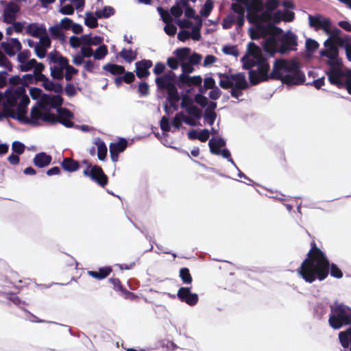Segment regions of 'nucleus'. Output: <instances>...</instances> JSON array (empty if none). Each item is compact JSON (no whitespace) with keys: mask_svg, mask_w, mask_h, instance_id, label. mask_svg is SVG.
Returning <instances> with one entry per match:
<instances>
[{"mask_svg":"<svg viewBox=\"0 0 351 351\" xmlns=\"http://www.w3.org/2000/svg\"><path fill=\"white\" fill-rule=\"evenodd\" d=\"M83 174L89 177L101 187H105L108 183V177L105 174L102 168L98 165H93L91 169H85Z\"/></svg>","mask_w":351,"mask_h":351,"instance_id":"nucleus-9","label":"nucleus"},{"mask_svg":"<svg viewBox=\"0 0 351 351\" xmlns=\"http://www.w3.org/2000/svg\"><path fill=\"white\" fill-rule=\"evenodd\" d=\"M119 56L126 62L130 63L136 58L137 53L131 49L127 50L123 48L120 52Z\"/></svg>","mask_w":351,"mask_h":351,"instance_id":"nucleus-37","label":"nucleus"},{"mask_svg":"<svg viewBox=\"0 0 351 351\" xmlns=\"http://www.w3.org/2000/svg\"><path fill=\"white\" fill-rule=\"evenodd\" d=\"M184 114L182 112H179L176 114L173 121L172 125L175 128L179 130L182 126V122L183 121Z\"/></svg>","mask_w":351,"mask_h":351,"instance_id":"nucleus-60","label":"nucleus"},{"mask_svg":"<svg viewBox=\"0 0 351 351\" xmlns=\"http://www.w3.org/2000/svg\"><path fill=\"white\" fill-rule=\"evenodd\" d=\"M25 93V89L23 86H19L16 88H8L3 94L4 97H5L6 99L5 103L7 104L10 107L16 106L17 101L19 99L20 97H21Z\"/></svg>","mask_w":351,"mask_h":351,"instance_id":"nucleus-12","label":"nucleus"},{"mask_svg":"<svg viewBox=\"0 0 351 351\" xmlns=\"http://www.w3.org/2000/svg\"><path fill=\"white\" fill-rule=\"evenodd\" d=\"M52 160L50 155L47 154L45 152H40L35 155L33 162L34 165L38 168H44L48 166Z\"/></svg>","mask_w":351,"mask_h":351,"instance_id":"nucleus-23","label":"nucleus"},{"mask_svg":"<svg viewBox=\"0 0 351 351\" xmlns=\"http://www.w3.org/2000/svg\"><path fill=\"white\" fill-rule=\"evenodd\" d=\"M128 146V141L125 138H120L119 141L111 143L109 145V149L115 152L121 153L125 151Z\"/></svg>","mask_w":351,"mask_h":351,"instance_id":"nucleus-34","label":"nucleus"},{"mask_svg":"<svg viewBox=\"0 0 351 351\" xmlns=\"http://www.w3.org/2000/svg\"><path fill=\"white\" fill-rule=\"evenodd\" d=\"M330 308L328 322L332 328L339 329L343 326L351 324V308L343 304L336 302Z\"/></svg>","mask_w":351,"mask_h":351,"instance_id":"nucleus-3","label":"nucleus"},{"mask_svg":"<svg viewBox=\"0 0 351 351\" xmlns=\"http://www.w3.org/2000/svg\"><path fill=\"white\" fill-rule=\"evenodd\" d=\"M231 8L237 14V19H235L237 27L241 28L245 23V8L238 3H232Z\"/></svg>","mask_w":351,"mask_h":351,"instance_id":"nucleus-25","label":"nucleus"},{"mask_svg":"<svg viewBox=\"0 0 351 351\" xmlns=\"http://www.w3.org/2000/svg\"><path fill=\"white\" fill-rule=\"evenodd\" d=\"M213 8V1L212 0H206L199 13L201 16L207 17L211 12Z\"/></svg>","mask_w":351,"mask_h":351,"instance_id":"nucleus-46","label":"nucleus"},{"mask_svg":"<svg viewBox=\"0 0 351 351\" xmlns=\"http://www.w3.org/2000/svg\"><path fill=\"white\" fill-rule=\"evenodd\" d=\"M176 74L172 71H169L164 75L157 77L155 80V82L158 89L166 90L167 92L173 93L175 90H178L177 86L175 83Z\"/></svg>","mask_w":351,"mask_h":351,"instance_id":"nucleus-5","label":"nucleus"},{"mask_svg":"<svg viewBox=\"0 0 351 351\" xmlns=\"http://www.w3.org/2000/svg\"><path fill=\"white\" fill-rule=\"evenodd\" d=\"M257 66V70L251 69L249 71V80L252 85H257L261 82L267 81L269 79L271 80V73H269L270 70L269 64H264Z\"/></svg>","mask_w":351,"mask_h":351,"instance_id":"nucleus-6","label":"nucleus"},{"mask_svg":"<svg viewBox=\"0 0 351 351\" xmlns=\"http://www.w3.org/2000/svg\"><path fill=\"white\" fill-rule=\"evenodd\" d=\"M327 64L330 67L329 71L342 69V62L341 60L338 58V56L337 58L328 59Z\"/></svg>","mask_w":351,"mask_h":351,"instance_id":"nucleus-42","label":"nucleus"},{"mask_svg":"<svg viewBox=\"0 0 351 351\" xmlns=\"http://www.w3.org/2000/svg\"><path fill=\"white\" fill-rule=\"evenodd\" d=\"M326 49L320 51L322 56L330 58H337L339 55V50L334 41L327 39L324 43Z\"/></svg>","mask_w":351,"mask_h":351,"instance_id":"nucleus-20","label":"nucleus"},{"mask_svg":"<svg viewBox=\"0 0 351 351\" xmlns=\"http://www.w3.org/2000/svg\"><path fill=\"white\" fill-rule=\"evenodd\" d=\"M51 75L53 79L62 80L64 77L63 71L64 69L58 67V66H53L50 68Z\"/></svg>","mask_w":351,"mask_h":351,"instance_id":"nucleus-49","label":"nucleus"},{"mask_svg":"<svg viewBox=\"0 0 351 351\" xmlns=\"http://www.w3.org/2000/svg\"><path fill=\"white\" fill-rule=\"evenodd\" d=\"M265 51L270 56H274L278 52V40L274 36H270L264 41L263 45Z\"/></svg>","mask_w":351,"mask_h":351,"instance_id":"nucleus-27","label":"nucleus"},{"mask_svg":"<svg viewBox=\"0 0 351 351\" xmlns=\"http://www.w3.org/2000/svg\"><path fill=\"white\" fill-rule=\"evenodd\" d=\"M40 108L38 106H33L30 112V118L27 117L25 118L24 123L30 124L34 126H38L40 125L38 120L43 119V113L41 112Z\"/></svg>","mask_w":351,"mask_h":351,"instance_id":"nucleus-21","label":"nucleus"},{"mask_svg":"<svg viewBox=\"0 0 351 351\" xmlns=\"http://www.w3.org/2000/svg\"><path fill=\"white\" fill-rule=\"evenodd\" d=\"M46 31L44 25H38L37 23H30L26 28L27 34L35 38H39L43 34H46Z\"/></svg>","mask_w":351,"mask_h":351,"instance_id":"nucleus-26","label":"nucleus"},{"mask_svg":"<svg viewBox=\"0 0 351 351\" xmlns=\"http://www.w3.org/2000/svg\"><path fill=\"white\" fill-rule=\"evenodd\" d=\"M78 73V70L73 66L69 65L65 69L64 77L66 81H71L72 80L73 75H75Z\"/></svg>","mask_w":351,"mask_h":351,"instance_id":"nucleus-64","label":"nucleus"},{"mask_svg":"<svg viewBox=\"0 0 351 351\" xmlns=\"http://www.w3.org/2000/svg\"><path fill=\"white\" fill-rule=\"evenodd\" d=\"M271 21V13L264 10L258 16V24L261 23H269Z\"/></svg>","mask_w":351,"mask_h":351,"instance_id":"nucleus-62","label":"nucleus"},{"mask_svg":"<svg viewBox=\"0 0 351 351\" xmlns=\"http://www.w3.org/2000/svg\"><path fill=\"white\" fill-rule=\"evenodd\" d=\"M280 45L278 47V52L280 54H287L290 51H295L298 45L297 36L292 32L289 31L279 38Z\"/></svg>","mask_w":351,"mask_h":351,"instance_id":"nucleus-7","label":"nucleus"},{"mask_svg":"<svg viewBox=\"0 0 351 351\" xmlns=\"http://www.w3.org/2000/svg\"><path fill=\"white\" fill-rule=\"evenodd\" d=\"M177 295L181 302H185L189 306L195 305L199 300L198 295L191 293L189 287H180L178 291Z\"/></svg>","mask_w":351,"mask_h":351,"instance_id":"nucleus-13","label":"nucleus"},{"mask_svg":"<svg viewBox=\"0 0 351 351\" xmlns=\"http://www.w3.org/2000/svg\"><path fill=\"white\" fill-rule=\"evenodd\" d=\"M190 51L191 49L188 47L178 48L174 51V53L180 60L184 61L189 56Z\"/></svg>","mask_w":351,"mask_h":351,"instance_id":"nucleus-47","label":"nucleus"},{"mask_svg":"<svg viewBox=\"0 0 351 351\" xmlns=\"http://www.w3.org/2000/svg\"><path fill=\"white\" fill-rule=\"evenodd\" d=\"M7 104L3 103V111L0 112V121L2 120L4 117H11L12 119L17 120V113L12 109L10 108Z\"/></svg>","mask_w":351,"mask_h":351,"instance_id":"nucleus-36","label":"nucleus"},{"mask_svg":"<svg viewBox=\"0 0 351 351\" xmlns=\"http://www.w3.org/2000/svg\"><path fill=\"white\" fill-rule=\"evenodd\" d=\"M194 101L202 108H205L208 104V99L202 94L195 95Z\"/></svg>","mask_w":351,"mask_h":351,"instance_id":"nucleus-63","label":"nucleus"},{"mask_svg":"<svg viewBox=\"0 0 351 351\" xmlns=\"http://www.w3.org/2000/svg\"><path fill=\"white\" fill-rule=\"evenodd\" d=\"M58 116L57 123H60L66 128H72L74 123L70 119L73 118V114L67 108H60L58 109Z\"/></svg>","mask_w":351,"mask_h":351,"instance_id":"nucleus-18","label":"nucleus"},{"mask_svg":"<svg viewBox=\"0 0 351 351\" xmlns=\"http://www.w3.org/2000/svg\"><path fill=\"white\" fill-rule=\"evenodd\" d=\"M226 141L222 138L213 137L208 142L210 152L215 155H220L221 147H225Z\"/></svg>","mask_w":351,"mask_h":351,"instance_id":"nucleus-24","label":"nucleus"},{"mask_svg":"<svg viewBox=\"0 0 351 351\" xmlns=\"http://www.w3.org/2000/svg\"><path fill=\"white\" fill-rule=\"evenodd\" d=\"M82 45L90 47L91 45H99L102 41L103 38L99 36L91 37L90 34H85L82 36Z\"/></svg>","mask_w":351,"mask_h":351,"instance_id":"nucleus-33","label":"nucleus"},{"mask_svg":"<svg viewBox=\"0 0 351 351\" xmlns=\"http://www.w3.org/2000/svg\"><path fill=\"white\" fill-rule=\"evenodd\" d=\"M310 245L306 257L297 269L304 280L308 283L316 280L322 281L329 274L335 278H341L343 276L342 271L336 264L330 263L326 254L317 247L315 240L311 241Z\"/></svg>","mask_w":351,"mask_h":351,"instance_id":"nucleus-1","label":"nucleus"},{"mask_svg":"<svg viewBox=\"0 0 351 351\" xmlns=\"http://www.w3.org/2000/svg\"><path fill=\"white\" fill-rule=\"evenodd\" d=\"M108 282L112 285V287L115 291L121 292L124 289L121 280L118 278H109Z\"/></svg>","mask_w":351,"mask_h":351,"instance_id":"nucleus-59","label":"nucleus"},{"mask_svg":"<svg viewBox=\"0 0 351 351\" xmlns=\"http://www.w3.org/2000/svg\"><path fill=\"white\" fill-rule=\"evenodd\" d=\"M25 146L19 141H14L12 144V149L17 154H22L25 152Z\"/></svg>","mask_w":351,"mask_h":351,"instance_id":"nucleus-57","label":"nucleus"},{"mask_svg":"<svg viewBox=\"0 0 351 351\" xmlns=\"http://www.w3.org/2000/svg\"><path fill=\"white\" fill-rule=\"evenodd\" d=\"M319 47V44L315 40L308 38L306 40V49L308 52H314Z\"/></svg>","mask_w":351,"mask_h":351,"instance_id":"nucleus-58","label":"nucleus"},{"mask_svg":"<svg viewBox=\"0 0 351 351\" xmlns=\"http://www.w3.org/2000/svg\"><path fill=\"white\" fill-rule=\"evenodd\" d=\"M0 3L5 5L3 12V21L7 24L12 23L16 18L17 13L20 11L19 5L13 2L7 3L3 0L1 1Z\"/></svg>","mask_w":351,"mask_h":351,"instance_id":"nucleus-11","label":"nucleus"},{"mask_svg":"<svg viewBox=\"0 0 351 351\" xmlns=\"http://www.w3.org/2000/svg\"><path fill=\"white\" fill-rule=\"evenodd\" d=\"M61 166L69 172H74L80 168L79 162L71 158H64L61 162Z\"/></svg>","mask_w":351,"mask_h":351,"instance_id":"nucleus-29","label":"nucleus"},{"mask_svg":"<svg viewBox=\"0 0 351 351\" xmlns=\"http://www.w3.org/2000/svg\"><path fill=\"white\" fill-rule=\"evenodd\" d=\"M326 74L331 84L335 85L339 88L344 87V82H342L341 79L344 77H347V71L346 72L342 69L328 71L326 72Z\"/></svg>","mask_w":351,"mask_h":351,"instance_id":"nucleus-16","label":"nucleus"},{"mask_svg":"<svg viewBox=\"0 0 351 351\" xmlns=\"http://www.w3.org/2000/svg\"><path fill=\"white\" fill-rule=\"evenodd\" d=\"M183 8H185L184 14L187 18L199 19V21H201L199 17L195 15V10L189 5V0H187V5Z\"/></svg>","mask_w":351,"mask_h":351,"instance_id":"nucleus-56","label":"nucleus"},{"mask_svg":"<svg viewBox=\"0 0 351 351\" xmlns=\"http://www.w3.org/2000/svg\"><path fill=\"white\" fill-rule=\"evenodd\" d=\"M114 9L111 6H105L102 10H96L95 15L98 19H106L114 14Z\"/></svg>","mask_w":351,"mask_h":351,"instance_id":"nucleus-35","label":"nucleus"},{"mask_svg":"<svg viewBox=\"0 0 351 351\" xmlns=\"http://www.w3.org/2000/svg\"><path fill=\"white\" fill-rule=\"evenodd\" d=\"M235 16L232 14L227 15L222 21V27L225 29H230L235 23Z\"/></svg>","mask_w":351,"mask_h":351,"instance_id":"nucleus-50","label":"nucleus"},{"mask_svg":"<svg viewBox=\"0 0 351 351\" xmlns=\"http://www.w3.org/2000/svg\"><path fill=\"white\" fill-rule=\"evenodd\" d=\"M308 20L310 25L311 27H314L316 29H322L325 32H328L330 31L331 21L329 19L321 20L319 16L309 15Z\"/></svg>","mask_w":351,"mask_h":351,"instance_id":"nucleus-19","label":"nucleus"},{"mask_svg":"<svg viewBox=\"0 0 351 351\" xmlns=\"http://www.w3.org/2000/svg\"><path fill=\"white\" fill-rule=\"evenodd\" d=\"M167 93V100L169 101L171 107L174 108V110H178L177 103L180 101V95L178 90H175L174 93H170V92Z\"/></svg>","mask_w":351,"mask_h":351,"instance_id":"nucleus-39","label":"nucleus"},{"mask_svg":"<svg viewBox=\"0 0 351 351\" xmlns=\"http://www.w3.org/2000/svg\"><path fill=\"white\" fill-rule=\"evenodd\" d=\"M220 77L219 86L223 89L230 88V95L235 99H239L243 95L242 90L248 88V84L244 73L230 74L219 73Z\"/></svg>","mask_w":351,"mask_h":351,"instance_id":"nucleus-2","label":"nucleus"},{"mask_svg":"<svg viewBox=\"0 0 351 351\" xmlns=\"http://www.w3.org/2000/svg\"><path fill=\"white\" fill-rule=\"evenodd\" d=\"M42 120L51 124H55L57 123L58 116L53 113L47 111L43 113Z\"/></svg>","mask_w":351,"mask_h":351,"instance_id":"nucleus-54","label":"nucleus"},{"mask_svg":"<svg viewBox=\"0 0 351 351\" xmlns=\"http://www.w3.org/2000/svg\"><path fill=\"white\" fill-rule=\"evenodd\" d=\"M97 16L93 14L91 12H86L85 18V25L90 28H96L98 26Z\"/></svg>","mask_w":351,"mask_h":351,"instance_id":"nucleus-38","label":"nucleus"},{"mask_svg":"<svg viewBox=\"0 0 351 351\" xmlns=\"http://www.w3.org/2000/svg\"><path fill=\"white\" fill-rule=\"evenodd\" d=\"M152 64V61L150 60L144 59L136 62L135 63L136 76L140 79L147 77L150 74L149 69Z\"/></svg>","mask_w":351,"mask_h":351,"instance_id":"nucleus-17","label":"nucleus"},{"mask_svg":"<svg viewBox=\"0 0 351 351\" xmlns=\"http://www.w3.org/2000/svg\"><path fill=\"white\" fill-rule=\"evenodd\" d=\"M282 32V29L271 24H269L267 26L258 25H256V29L252 27L249 29V34L252 40H258L261 37L266 36L267 34H276Z\"/></svg>","mask_w":351,"mask_h":351,"instance_id":"nucleus-8","label":"nucleus"},{"mask_svg":"<svg viewBox=\"0 0 351 351\" xmlns=\"http://www.w3.org/2000/svg\"><path fill=\"white\" fill-rule=\"evenodd\" d=\"M263 9L262 0H251V3L247 5V10L260 12Z\"/></svg>","mask_w":351,"mask_h":351,"instance_id":"nucleus-44","label":"nucleus"},{"mask_svg":"<svg viewBox=\"0 0 351 351\" xmlns=\"http://www.w3.org/2000/svg\"><path fill=\"white\" fill-rule=\"evenodd\" d=\"M222 51L224 53L231 55L235 57L239 56V51L236 46L226 45L223 47Z\"/></svg>","mask_w":351,"mask_h":351,"instance_id":"nucleus-61","label":"nucleus"},{"mask_svg":"<svg viewBox=\"0 0 351 351\" xmlns=\"http://www.w3.org/2000/svg\"><path fill=\"white\" fill-rule=\"evenodd\" d=\"M202 82V78L200 75L189 76L186 74H181L179 76L176 84L180 88H182L184 87V86H200Z\"/></svg>","mask_w":351,"mask_h":351,"instance_id":"nucleus-14","label":"nucleus"},{"mask_svg":"<svg viewBox=\"0 0 351 351\" xmlns=\"http://www.w3.org/2000/svg\"><path fill=\"white\" fill-rule=\"evenodd\" d=\"M187 5V0H177L176 5L170 9L171 14L176 18L180 17L182 13V8Z\"/></svg>","mask_w":351,"mask_h":351,"instance_id":"nucleus-31","label":"nucleus"},{"mask_svg":"<svg viewBox=\"0 0 351 351\" xmlns=\"http://www.w3.org/2000/svg\"><path fill=\"white\" fill-rule=\"evenodd\" d=\"M180 277L184 284H191L193 281L192 276L187 267H182L180 269Z\"/></svg>","mask_w":351,"mask_h":351,"instance_id":"nucleus-40","label":"nucleus"},{"mask_svg":"<svg viewBox=\"0 0 351 351\" xmlns=\"http://www.w3.org/2000/svg\"><path fill=\"white\" fill-rule=\"evenodd\" d=\"M27 107L26 106H23L19 104L17 106V120L23 123H24V121L25 120V118L27 117Z\"/></svg>","mask_w":351,"mask_h":351,"instance_id":"nucleus-48","label":"nucleus"},{"mask_svg":"<svg viewBox=\"0 0 351 351\" xmlns=\"http://www.w3.org/2000/svg\"><path fill=\"white\" fill-rule=\"evenodd\" d=\"M157 10L165 23H170L172 22L173 19L171 14L167 10H165L162 7H158Z\"/></svg>","mask_w":351,"mask_h":351,"instance_id":"nucleus-53","label":"nucleus"},{"mask_svg":"<svg viewBox=\"0 0 351 351\" xmlns=\"http://www.w3.org/2000/svg\"><path fill=\"white\" fill-rule=\"evenodd\" d=\"M305 80L304 73L301 69H299L294 73L285 75L281 82L287 85H300L302 84Z\"/></svg>","mask_w":351,"mask_h":351,"instance_id":"nucleus-15","label":"nucleus"},{"mask_svg":"<svg viewBox=\"0 0 351 351\" xmlns=\"http://www.w3.org/2000/svg\"><path fill=\"white\" fill-rule=\"evenodd\" d=\"M193 99L188 95L182 97L181 107L184 108L186 112L196 120H199L202 117V111L197 106L193 104Z\"/></svg>","mask_w":351,"mask_h":351,"instance_id":"nucleus-10","label":"nucleus"},{"mask_svg":"<svg viewBox=\"0 0 351 351\" xmlns=\"http://www.w3.org/2000/svg\"><path fill=\"white\" fill-rule=\"evenodd\" d=\"M61 29L62 28L60 27V26L58 25L51 27L49 28V32L51 33V36L53 38L59 39L61 40H64L65 36L64 33L61 31Z\"/></svg>","mask_w":351,"mask_h":351,"instance_id":"nucleus-41","label":"nucleus"},{"mask_svg":"<svg viewBox=\"0 0 351 351\" xmlns=\"http://www.w3.org/2000/svg\"><path fill=\"white\" fill-rule=\"evenodd\" d=\"M112 271V268L110 266H106L99 267L97 271L88 270L87 274L89 276L96 280H103L107 278Z\"/></svg>","mask_w":351,"mask_h":351,"instance_id":"nucleus-22","label":"nucleus"},{"mask_svg":"<svg viewBox=\"0 0 351 351\" xmlns=\"http://www.w3.org/2000/svg\"><path fill=\"white\" fill-rule=\"evenodd\" d=\"M247 19L248 22L251 24H254L255 25H258V16L259 12L252 11L250 10H247Z\"/></svg>","mask_w":351,"mask_h":351,"instance_id":"nucleus-52","label":"nucleus"},{"mask_svg":"<svg viewBox=\"0 0 351 351\" xmlns=\"http://www.w3.org/2000/svg\"><path fill=\"white\" fill-rule=\"evenodd\" d=\"M103 69L114 75H120L125 73V67L116 64L108 63L103 66Z\"/></svg>","mask_w":351,"mask_h":351,"instance_id":"nucleus-30","label":"nucleus"},{"mask_svg":"<svg viewBox=\"0 0 351 351\" xmlns=\"http://www.w3.org/2000/svg\"><path fill=\"white\" fill-rule=\"evenodd\" d=\"M95 144L97 147V158L99 160H104L107 156V147L106 143L100 138H97Z\"/></svg>","mask_w":351,"mask_h":351,"instance_id":"nucleus-32","label":"nucleus"},{"mask_svg":"<svg viewBox=\"0 0 351 351\" xmlns=\"http://www.w3.org/2000/svg\"><path fill=\"white\" fill-rule=\"evenodd\" d=\"M280 5L278 0H267L264 4L265 10L272 13Z\"/></svg>","mask_w":351,"mask_h":351,"instance_id":"nucleus-51","label":"nucleus"},{"mask_svg":"<svg viewBox=\"0 0 351 351\" xmlns=\"http://www.w3.org/2000/svg\"><path fill=\"white\" fill-rule=\"evenodd\" d=\"M339 339L342 347L348 348L350 346V350L351 351V327L345 331L340 332Z\"/></svg>","mask_w":351,"mask_h":351,"instance_id":"nucleus-28","label":"nucleus"},{"mask_svg":"<svg viewBox=\"0 0 351 351\" xmlns=\"http://www.w3.org/2000/svg\"><path fill=\"white\" fill-rule=\"evenodd\" d=\"M108 54V47L105 45H100L93 53L94 58L97 60L103 59Z\"/></svg>","mask_w":351,"mask_h":351,"instance_id":"nucleus-43","label":"nucleus"},{"mask_svg":"<svg viewBox=\"0 0 351 351\" xmlns=\"http://www.w3.org/2000/svg\"><path fill=\"white\" fill-rule=\"evenodd\" d=\"M36 64V59H31L29 60H27L23 63H21L20 65V69L21 71H28L34 68L35 64Z\"/></svg>","mask_w":351,"mask_h":351,"instance_id":"nucleus-55","label":"nucleus"},{"mask_svg":"<svg viewBox=\"0 0 351 351\" xmlns=\"http://www.w3.org/2000/svg\"><path fill=\"white\" fill-rule=\"evenodd\" d=\"M0 66L4 67L8 71H12L13 66L6 56L0 50Z\"/></svg>","mask_w":351,"mask_h":351,"instance_id":"nucleus-45","label":"nucleus"},{"mask_svg":"<svg viewBox=\"0 0 351 351\" xmlns=\"http://www.w3.org/2000/svg\"><path fill=\"white\" fill-rule=\"evenodd\" d=\"M300 69V64L295 60H288L285 59L276 60L271 71V80L282 81L285 75L281 71H284L287 74L294 73Z\"/></svg>","mask_w":351,"mask_h":351,"instance_id":"nucleus-4","label":"nucleus"}]
</instances>
